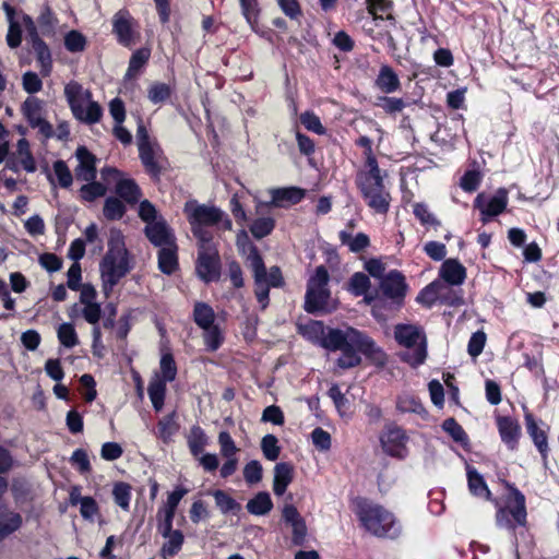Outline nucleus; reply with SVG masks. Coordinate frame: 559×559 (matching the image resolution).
I'll return each mask as SVG.
<instances>
[{
	"mask_svg": "<svg viewBox=\"0 0 559 559\" xmlns=\"http://www.w3.org/2000/svg\"><path fill=\"white\" fill-rule=\"evenodd\" d=\"M178 430L179 424L176 421L175 413L164 416L157 424V437L165 443L170 442Z\"/></svg>",
	"mask_w": 559,
	"mask_h": 559,
	"instance_id": "obj_32",
	"label": "nucleus"
},
{
	"mask_svg": "<svg viewBox=\"0 0 559 559\" xmlns=\"http://www.w3.org/2000/svg\"><path fill=\"white\" fill-rule=\"evenodd\" d=\"M272 199L270 202L260 203L257 206V213L262 214L265 207H284L286 205L297 204L305 197L304 190L290 187L271 190Z\"/></svg>",
	"mask_w": 559,
	"mask_h": 559,
	"instance_id": "obj_16",
	"label": "nucleus"
},
{
	"mask_svg": "<svg viewBox=\"0 0 559 559\" xmlns=\"http://www.w3.org/2000/svg\"><path fill=\"white\" fill-rule=\"evenodd\" d=\"M57 334L60 343L67 348H72L79 344L78 334L71 323L60 324Z\"/></svg>",
	"mask_w": 559,
	"mask_h": 559,
	"instance_id": "obj_47",
	"label": "nucleus"
},
{
	"mask_svg": "<svg viewBox=\"0 0 559 559\" xmlns=\"http://www.w3.org/2000/svg\"><path fill=\"white\" fill-rule=\"evenodd\" d=\"M190 226H191V231H192L193 236L199 241V250L216 249L212 245L213 235L211 231L205 229V226H201V225H190Z\"/></svg>",
	"mask_w": 559,
	"mask_h": 559,
	"instance_id": "obj_53",
	"label": "nucleus"
},
{
	"mask_svg": "<svg viewBox=\"0 0 559 559\" xmlns=\"http://www.w3.org/2000/svg\"><path fill=\"white\" fill-rule=\"evenodd\" d=\"M302 126L317 134H324L325 128L322 126L320 118L313 112L306 111L300 115Z\"/></svg>",
	"mask_w": 559,
	"mask_h": 559,
	"instance_id": "obj_59",
	"label": "nucleus"
},
{
	"mask_svg": "<svg viewBox=\"0 0 559 559\" xmlns=\"http://www.w3.org/2000/svg\"><path fill=\"white\" fill-rule=\"evenodd\" d=\"M249 513L253 515H265L273 509L271 496L266 491L258 492L246 506Z\"/></svg>",
	"mask_w": 559,
	"mask_h": 559,
	"instance_id": "obj_27",
	"label": "nucleus"
},
{
	"mask_svg": "<svg viewBox=\"0 0 559 559\" xmlns=\"http://www.w3.org/2000/svg\"><path fill=\"white\" fill-rule=\"evenodd\" d=\"M147 394L156 412L162 411L166 394V383L158 377L152 379L148 383Z\"/></svg>",
	"mask_w": 559,
	"mask_h": 559,
	"instance_id": "obj_33",
	"label": "nucleus"
},
{
	"mask_svg": "<svg viewBox=\"0 0 559 559\" xmlns=\"http://www.w3.org/2000/svg\"><path fill=\"white\" fill-rule=\"evenodd\" d=\"M32 40L33 50L36 53L37 61L40 66V72L43 75H49L52 67L51 53L46 43L37 35Z\"/></svg>",
	"mask_w": 559,
	"mask_h": 559,
	"instance_id": "obj_26",
	"label": "nucleus"
},
{
	"mask_svg": "<svg viewBox=\"0 0 559 559\" xmlns=\"http://www.w3.org/2000/svg\"><path fill=\"white\" fill-rule=\"evenodd\" d=\"M204 331L203 333V340L204 344L206 346V349L209 352H215L217 350L221 345L223 344L224 337L222 335V332L217 325H212L206 329H202Z\"/></svg>",
	"mask_w": 559,
	"mask_h": 559,
	"instance_id": "obj_46",
	"label": "nucleus"
},
{
	"mask_svg": "<svg viewBox=\"0 0 559 559\" xmlns=\"http://www.w3.org/2000/svg\"><path fill=\"white\" fill-rule=\"evenodd\" d=\"M524 419L527 433L532 438L535 447L537 448L542 456L546 457L548 453V441L546 432L538 428L535 418L531 412H525Z\"/></svg>",
	"mask_w": 559,
	"mask_h": 559,
	"instance_id": "obj_24",
	"label": "nucleus"
},
{
	"mask_svg": "<svg viewBox=\"0 0 559 559\" xmlns=\"http://www.w3.org/2000/svg\"><path fill=\"white\" fill-rule=\"evenodd\" d=\"M299 333L313 344L330 352H342L336 364L342 369L358 366L361 362L359 353L381 361L383 353L364 332L346 326L345 329L325 328L320 321H309L298 326Z\"/></svg>",
	"mask_w": 559,
	"mask_h": 559,
	"instance_id": "obj_1",
	"label": "nucleus"
},
{
	"mask_svg": "<svg viewBox=\"0 0 559 559\" xmlns=\"http://www.w3.org/2000/svg\"><path fill=\"white\" fill-rule=\"evenodd\" d=\"M64 46L70 52H81L85 49L86 39L80 32L70 31L64 36Z\"/></svg>",
	"mask_w": 559,
	"mask_h": 559,
	"instance_id": "obj_51",
	"label": "nucleus"
},
{
	"mask_svg": "<svg viewBox=\"0 0 559 559\" xmlns=\"http://www.w3.org/2000/svg\"><path fill=\"white\" fill-rule=\"evenodd\" d=\"M468 488L474 496L486 497L489 499L490 491L483 478V476L472 467H467Z\"/></svg>",
	"mask_w": 559,
	"mask_h": 559,
	"instance_id": "obj_37",
	"label": "nucleus"
},
{
	"mask_svg": "<svg viewBox=\"0 0 559 559\" xmlns=\"http://www.w3.org/2000/svg\"><path fill=\"white\" fill-rule=\"evenodd\" d=\"M131 269L132 266L130 265L123 235L118 229H111L108 240V250L99 263L105 294L108 295Z\"/></svg>",
	"mask_w": 559,
	"mask_h": 559,
	"instance_id": "obj_2",
	"label": "nucleus"
},
{
	"mask_svg": "<svg viewBox=\"0 0 559 559\" xmlns=\"http://www.w3.org/2000/svg\"><path fill=\"white\" fill-rule=\"evenodd\" d=\"M22 525V516L19 513L10 512L0 519V542L17 531Z\"/></svg>",
	"mask_w": 559,
	"mask_h": 559,
	"instance_id": "obj_44",
	"label": "nucleus"
},
{
	"mask_svg": "<svg viewBox=\"0 0 559 559\" xmlns=\"http://www.w3.org/2000/svg\"><path fill=\"white\" fill-rule=\"evenodd\" d=\"M212 495L215 499L216 507L223 514H237L241 510V504L225 491L217 489L214 490Z\"/></svg>",
	"mask_w": 559,
	"mask_h": 559,
	"instance_id": "obj_35",
	"label": "nucleus"
},
{
	"mask_svg": "<svg viewBox=\"0 0 559 559\" xmlns=\"http://www.w3.org/2000/svg\"><path fill=\"white\" fill-rule=\"evenodd\" d=\"M261 450L269 461H276L281 453L278 439L274 435H266L261 440Z\"/></svg>",
	"mask_w": 559,
	"mask_h": 559,
	"instance_id": "obj_48",
	"label": "nucleus"
},
{
	"mask_svg": "<svg viewBox=\"0 0 559 559\" xmlns=\"http://www.w3.org/2000/svg\"><path fill=\"white\" fill-rule=\"evenodd\" d=\"M439 276L450 285H462L466 278V269L456 259H448L441 264Z\"/></svg>",
	"mask_w": 559,
	"mask_h": 559,
	"instance_id": "obj_22",
	"label": "nucleus"
},
{
	"mask_svg": "<svg viewBox=\"0 0 559 559\" xmlns=\"http://www.w3.org/2000/svg\"><path fill=\"white\" fill-rule=\"evenodd\" d=\"M112 33L117 36V40L124 47H131L135 44L136 32L135 21L128 10H119L112 16Z\"/></svg>",
	"mask_w": 559,
	"mask_h": 559,
	"instance_id": "obj_11",
	"label": "nucleus"
},
{
	"mask_svg": "<svg viewBox=\"0 0 559 559\" xmlns=\"http://www.w3.org/2000/svg\"><path fill=\"white\" fill-rule=\"evenodd\" d=\"M159 368L162 372L160 380L166 382H171L176 379L177 376V367L175 359L170 353H166L162 355L160 361H159Z\"/></svg>",
	"mask_w": 559,
	"mask_h": 559,
	"instance_id": "obj_49",
	"label": "nucleus"
},
{
	"mask_svg": "<svg viewBox=\"0 0 559 559\" xmlns=\"http://www.w3.org/2000/svg\"><path fill=\"white\" fill-rule=\"evenodd\" d=\"M356 183L369 207L377 213L388 212L391 197L384 187L383 177L357 178Z\"/></svg>",
	"mask_w": 559,
	"mask_h": 559,
	"instance_id": "obj_6",
	"label": "nucleus"
},
{
	"mask_svg": "<svg viewBox=\"0 0 559 559\" xmlns=\"http://www.w3.org/2000/svg\"><path fill=\"white\" fill-rule=\"evenodd\" d=\"M369 286H370V280L365 273L357 272L350 277L349 290L355 296L365 295L367 293Z\"/></svg>",
	"mask_w": 559,
	"mask_h": 559,
	"instance_id": "obj_52",
	"label": "nucleus"
},
{
	"mask_svg": "<svg viewBox=\"0 0 559 559\" xmlns=\"http://www.w3.org/2000/svg\"><path fill=\"white\" fill-rule=\"evenodd\" d=\"M131 490L132 487L124 481H119L114 485L112 496L115 503L123 511H129L130 509Z\"/></svg>",
	"mask_w": 559,
	"mask_h": 559,
	"instance_id": "obj_40",
	"label": "nucleus"
},
{
	"mask_svg": "<svg viewBox=\"0 0 559 559\" xmlns=\"http://www.w3.org/2000/svg\"><path fill=\"white\" fill-rule=\"evenodd\" d=\"M144 234L155 247L164 248L176 243L175 234L163 217H159L156 222H148V225L144 228Z\"/></svg>",
	"mask_w": 559,
	"mask_h": 559,
	"instance_id": "obj_15",
	"label": "nucleus"
},
{
	"mask_svg": "<svg viewBox=\"0 0 559 559\" xmlns=\"http://www.w3.org/2000/svg\"><path fill=\"white\" fill-rule=\"evenodd\" d=\"M150 50L142 48L134 51L130 58L126 79L131 80L138 76L140 70L148 61Z\"/></svg>",
	"mask_w": 559,
	"mask_h": 559,
	"instance_id": "obj_39",
	"label": "nucleus"
},
{
	"mask_svg": "<svg viewBox=\"0 0 559 559\" xmlns=\"http://www.w3.org/2000/svg\"><path fill=\"white\" fill-rule=\"evenodd\" d=\"M43 103L35 97H28L22 106V111L32 128H37L46 138L52 136V127L41 117Z\"/></svg>",
	"mask_w": 559,
	"mask_h": 559,
	"instance_id": "obj_14",
	"label": "nucleus"
},
{
	"mask_svg": "<svg viewBox=\"0 0 559 559\" xmlns=\"http://www.w3.org/2000/svg\"><path fill=\"white\" fill-rule=\"evenodd\" d=\"M508 205L506 189H499L495 195L487 198L484 193L476 197L474 206L481 213V222L487 223L490 217L501 214Z\"/></svg>",
	"mask_w": 559,
	"mask_h": 559,
	"instance_id": "obj_12",
	"label": "nucleus"
},
{
	"mask_svg": "<svg viewBox=\"0 0 559 559\" xmlns=\"http://www.w3.org/2000/svg\"><path fill=\"white\" fill-rule=\"evenodd\" d=\"M183 212L190 225L214 226L222 218L223 211L216 206L199 204L195 200L186 202Z\"/></svg>",
	"mask_w": 559,
	"mask_h": 559,
	"instance_id": "obj_9",
	"label": "nucleus"
},
{
	"mask_svg": "<svg viewBox=\"0 0 559 559\" xmlns=\"http://www.w3.org/2000/svg\"><path fill=\"white\" fill-rule=\"evenodd\" d=\"M329 273L324 265L317 266L314 274L309 278L307 288H328Z\"/></svg>",
	"mask_w": 559,
	"mask_h": 559,
	"instance_id": "obj_63",
	"label": "nucleus"
},
{
	"mask_svg": "<svg viewBox=\"0 0 559 559\" xmlns=\"http://www.w3.org/2000/svg\"><path fill=\"white\" fill-rule=\"evenodd\" d=\"M374 85L384 94H392L401 88V81L396 72L388 64L381 66Z\"/></svg>",
	"mask_w": 559,
	"mask_h": 559,
	"instance_id": "obj_23",
	"label": "nucleus"
},
{
	"mask_svg": "<svg viewBox=\"0 0 559 559\" xmlns=\"http://www.w3.org/2000/svg\"><path fill=\"white\" fill-rule=\"evenodd\" d=\"M218 443L221 447V453L224 457H235L238 448L236 447L235 441L227 431L219 432Z\"/></svg>",
	"mask_w": 559,
	"mask_h": 559,
	"instance_id": "obj_62",
	"label": "nucleus"
},
{
	"mask_svg": "<svg viewBox=\"0 0 559 559\" xmlns=\"http://www.w3.org/2000/svg\"><path fill=\"white\" fill-rule=\"evenodd\" d=\"M413 213L423 225L440 226V222L429 211L428 206L425 203L414 204Z\"/></svg>",
	"mask_w": 559,
	"mask_h": 559,
	"instance_id": "obj_56",
	"label": "nucleus"
},
{
	"mask_svg": "<svg viewBox=\"0 0 559 559\" xmlns=\"http://www.w3.org/2000/svg\"><path fill=\"white\" fill-rule=\"evenodd\" d=\"M262 465L259 461L252 460L243 468L245 480L250 484H257L262 479Z\"/></svg>",
	"mask_w": 559,
	"mask_h": 559,
	"instance_id": "obj_58",
	"label": "nucleus"
},
{
	"mask_svg": "<svg viewBox=\"0 0 559 559\" xmlns=\"http://www.w3.org/2000/svg\"><path fill=\"white\" fill-rule=\"evenodd\" d=\"M86 185H83L80 189V197L82 200L86 202H93L96 199L104 197L107 192L106 186L103 183L95 181H86Z\"/></svg>",
	"mask_w": 559,
	"mask_h": 559,
	"instance_id": "obj_43",
	"label": "nucleus"
},
{
	"mask_svg": "<svg viewBox=\"0 0 559 559\" xmlns=\"http://www.w3.org/2000/svg\"><path fill=\"white\" fill-rule=\"evenodd\" d=\"M166 542L162 546L160 555L164 559L176 556L180 550L185 542V536L181 531L176 530L173 534L164 537Z\"/></svg>",
	"mask_w": 559,
	"mask_h": 559,
	"instance_id": "obj_36",
	"label": "nucleus"
},
{
	"mask_svg": "<svg viewBox=\"0 0 559 559\" xmlns=\"http://www.w3.org/2000/svg\"><path fill=\"white\" fill-rule=\"evenodd\" d=\"M79 165L74 170L75 178L81 181H93L96 178V157L85 146L75 151Z\"/></svg>",
	"mask_w": 559,
	"mask_h": 559,
	"instance_id": "obj_20",
	"label": "nucleus"
},
{
	"mask_svg": "<svg viewBox=\"0 0 559 559\" xmlns=\"http://www.w3.org/2000/svg\"><path fill=\"white\" fill-rule=\"evenodd\" d=\"M408 437L403 428L390 424L380 437L382 449L391 456L403 457L406 451Z\"/></svg>",
	"mask_w": 559,
	"mask_h": 559,
	"instance_id": "obj_13",
	"label": "nucleus"
},
{
	"mask_svg": "<svg viewBox=\"0 0 559 559\" xmlns=\"http://www.w3.org/2000/svg\"><path fill=\"white\" fill-rule=\"evenodd\" d=\"M250 267L254 278V295L261 309L264 310L269 306L270 284L266 283V267L264 261L253 245H250V253L248 255Z\"/></svg>",
	"mask_w": 559,
	"mask_h": 559,
	"instance_id": "obj_7",
	"label": "nucleus"
},
{
	"mask_svg": "<svg viewBox=\"0 0 559 559\" xmlns=\"http://www.w3.org/2000/svg\"><path fill=\"white\" fill-rule=\"evenodd\" d=\"M188 489L183 487H177L167 497V502L164 509L158 511L157 516L160 518L162 513H170L175 515L176 509L180 500L188 493Z\"/></svg>",
	"mask_w": 559,
	"mask_h": 559,
	"instance_id": "obj_50",
	"label": "nucleus"
},
{
	"mask_svg": "<svg viewBox=\"0 0 559 559\" xmlns=\"http://www.w3.org/2000/svg\"><path fill=\"white\" fill-rule=\"evenodd\" d=\"M442 428L444 431H447L454 441L456 442H465L467 440V435L462 428V426L454 419V418H447L443 424Z\"/></svg>",
	"mask_w": 559,
	"mask_h": 559,
	"instance_id": "obj_54",
	"label": "nucleus"
},
{
	"mask_svg": "<svg viewBox=\"0 0 559 559\" xmlns=\"http://www.w3.org/2000/svg\"><path fill=\"white\" fill-rule=\"evenodd\" d=\"M241 14L245 17L246 22L250 25V27L254 31L259 16H260V4L258 0H238Z\"/></svg>",
	"mask_w": 559,
	"mask_h": 559,
	"instance_id": "obj_38",
	"label": "nucleus"
},
{
	"mask_svg": "<svg viewBox=\"0 0 559 559\" xmlns=\"http://www.w3.org/2000/svg\"><path fill=\"white\" fill-rule=\"evenodd\" d=\"M70 463L74 466L81 474L90 473L92 467L90 463L88 455L85 450L76 449L71 457Z\"/></svg>",
	"mask_w": 559,
	"mask_h": 559,
	"instance_id": "obj_55",
	"label": "nucleus"
},
{
	"mask_svg": "<svg viewBox=\"0 0 559 559\" xmlns=\"http://www.w3.org/2000/svg\"><path fill=\"white\" fill-rule=\"evenodd\" d=\"M139 157L150 175L155 178L159 177L163 169L164 155L157 142L140 147Z\"/></svg>",
	"mask_w": 559,
	"mask_h": 559,
	"instance_id": "obj_19",
	"label": "nucleus"
},
{
	"mask_svg": "<svg viewBox=\"0 0 559 559\" xmlns=\"http://www.w3.org/2000/svg\"><path fill=\"white\" fill-rule=\"evenodd\" d=\"M158 266L165 274H171L178 266L177 246H167L158 251Z\"/></svg>",
	"mask_w": 559,
	"mask_h": 559,
	"instance_id": "obj_30",
	"label": "nucleus"
},
{
	"mask_svg": "<svg viewBox=\"0 0 559 559\" xmlns=\"http://www.w3.org/2000/svg\"><path fill=\"white\" fill-rule=\"evenodd\" d=\"M485 343H486V334L483 331H477V332L473 333L468 341V346H467L468 354L474 358L478 357L485 347Z\"/></svg>",
	"mask_w": 559,
	"mask_h": 559,
	"instance_id": "obj_64",
	"label": "nucleus"
},
{
	"mask_svg": "<svg viewBox=\"0 0 559 559\" xmlns=\"http://www.w3.org/2000/svg\"><path fill=\"white\" fill-rule=\"evenodd\" d=\"M357 515L364 527L377 537L393 539L401 534V525L394 515L381 506L360 501Z\"/></svg>",
	"mask_w": 559,
	"mask_h": 559,
	"instance_id": "obj_3",
	"label": "nucleus"
},
{
	"mask_svg": "<svg viewBox=\"0 0 559 559\" xmlns=\"http://www.w3.org/2000/svg\"><path fill=\"white\" fill-rule=\"evenodd\" d=\"M378 106H380L386 114L400 112L405 107V102L402 98L381 96L378 97Z\"/></svg>",
	"mask_w": 559,
	"mask_h": 559,
	"instance_id": "obj_60",
	"label": "nucleus"
},
{
	"mask_svg": "<svg viewBox=\"0 0 559 559\" xmlns=\"http://www.w3.org/2000/svg\"><path fill=\"white\" fill-rule=\"evenodd\" d=\"M275 227V221L272 217L255 218L249 229L255 239H262L269 236Z\"/></svg>",
	"mask_w": 559,
	"mask_h": 559,
	"instance_id": "obj_41",
	"label": "nucleus"
},
{
	"mask_svg": "<svg viewBox=\"0 0 559 559\" xmlns=\"http://www.w3.org/2000/svg\"><path fill=\"white\" fill-rule=\"evenodd\" d=\"M116 193L130 204H135L141 197L140 188L132 179H119L116 185Z\"/></svg>",
	"mask_w": 559,
	"mask_h": 559,
	"instance_id": "obj_29",
	"label": "nucleus"
},
{
	"mask_svg": "<svg viewBox=\"0 0 559 559\" xmlns=\"http://www.w3.org/2000/svg\"><path fill=\"white\" fill-rule=\"evenodd\" d=\"M330 299L331 295L328 288H307L305 296V310L308 313H329L335 309V306L330 304Z\"/></svg>",
	"mask_w": 559,
	"mask_h": 559,
	"instance_id": "obj_17",
	"label": "nucleus"
},
{
	"mask_svg": "<svg viewBox=\"0 0 559 559\" xmlns=\"http://www.w3.org/2000/svg\"><path fill=\"white\" fill-rule=\"evenodd\" d=\"M496 423L502 442L509 450H516L521 437L519 421L510 416H497Z\"/></svg>",
	"mask_w": 559,
	"mask_h": 559,
	"instance_id": "obj_18",
	"label": "nucleus"
},
{
	"mask_svg": "<svg viewBox=\"0 0 559 559\" xmlns=\"http://www.w3.org/2000/svg\"><path fill=\"white\" fill-rule=\"evenodd\" d=\"M53 171L58 178L59 185L62 188H69L72 185L73 177L66 162L61 159L55 162Z\"/></svg>",
	"mask_w": 559,
	"mask_h": 559,
	"instance_id": "obj_61",
	"label": "nucleus"
},
{
	"mask_svg": "<svg viewBox=\"0 0 559 559\" xmlns=\"http://www.w3.org/2000/svg\"><path fill=\"white\" fill-rule=\"evenodd\" d=\"M338 237L342 245L347 246L349 250L355 253L365 250L370 245L369 237L364 233H358L356 236H353L350 231L341 230Z\"/></svg>",
	"mask_w": 559,
	"mask_h": 559,
	"instance_id": "obj_31",
	"label": "nucleus"
},
{
	"mask_svg": "<svg viewBox=\"0 0 559 559\" xmlns=\"http://www.w3.org/2000/svg\"><path fill=\"white\" fill-rule=\"evenodd\" d=\"M294 468L286 462L277 463L274 467L273 491L276 496H283L293 480Z\"/></svg>",
	"mask_w": 559,
	"mask_h": 559,
	"instance_id": "obj_25",
	"label": "nucleus"
},
{
	"mask_svg": "<svg viewBox=\"0 0 559 559\" xmlns=\"http://www.w3.org/2000/svg\"><path fill=\"white\" fill-rule=\"evenodd\" d=\"M509 488L514 497L515 506L512 509L500 508L496 514V522L499 527L514 530L515 524L524 525L526 522V507L524 495L513 486Z\"/></svg>",
	"mask_w": 559,
	"mask_h": 559,
	"instance_id": "obj_8",
	"label": "nucleus"
},
{
	"mask_svg": "<svg viewBox=\"0 0 559 559\" xmlns=\"http://www.w3.org/2000/svg\"><path fill=\"white\" fill-rule=\"evenodd\" d=\"M64 96L76 119L88 124L100 120L102 107L91 99V92L84 90L81 84L74 81L68 83L64 87Z\"/></svg>",
	"mask_w": 559,
	"mask_h": 559,
	"instance_id": "obj_5",
	"label": "nucleus"
},
{
	"mask_svg": "<svg viewBox=\"0 0 559 559\" xmlns=\"http://www.w3.org/2000/svg\"><path fill=\"white\" fill-rule=\"evenodd\" d=\"M170 87L166 83H155L148 90V99L153 104L165 102L170 96Z\"/></svg>",
	"mask_w": 559,
	"mask_h": 559,
	"instance_id": "obj_57",
	"label": "nucleus"
},
{
	"mask_svg": "<svg viewBox=\"0 0 559 559\" xmlns=\"http://www.w3.org/2000/svg\"><path fill=\"white\" fill-rule=\"evenodd\" d=\"M396 342L406 350L402 359L413 367L424 364L427 357V341L421 329L412 324H397L394 330Z\"/></svg>",
	"mask_w": 559,
	"mask_h": 559,
	"instance_id": "obj_4",
	"label": "nucleus"
},
{
	"mask_svg": "<svg viewBox=\"0 0 559 559\" xmlns=\"http://www.w3.org/2000/svg\"><path fill=\"white\" fill-rule=\"evenodd\" d=\"M380 287L384 296L400 301L405 296V277L396 270L390 271L382 278Z\"/></svg>",
	"mask_w": 559,
	"mask_h": 559,
	"instance_id": "obj_21",
	"label": "nucleus"
},
{
	"mask_svg": "<svg viewBox=\"0 0 559 559\" xmlns=\"http://www.w3.org/2000/svg\"><path fill=\"white\" fill-rule=\"evenodd\" d=\"M396 408L401 413H414L421 417L427 416V412L420 400L413 394H401L396 401Z\"/></svg>",
	"mask_w": 559,
	"mask_h": 559,
	"instance_id": "obj_28",
	"label": "nucleus"
},
{
	"mask_svg": "<svg viewBox=\"0 0 559 559\" xmlns=\"http://www.w3.org/2000/svg\"><path fill=\"white\" fill-rule=\"evenodd\" d=\"M127 209L122 201H120L118 198L109 197L105 200L104 204V216L109 221H117L120 219Z\"/></svg>",
	"mask_w": 559,
	"mask_h": 559,
	"instance_id": "obj_42",
	"label": "nucleus"
},
{
	"mask_svg": "<svg viewBox=\"0 0 559 559\" xmlns=\"http://www.w3.org/2000/svg\"><path fill=\"white\" fill-rule=\"evenodd\" d=\"M188 445L193 456H198L200 453H202L204 447L206 445V437L201 427H192L191 433L188 438Z\"/></svg>",
	"mask_w": 559,
	"mask_h": 559,
	"instance_id": "obj_45",
	"label": "nucleus"
},
{
	"mask_svg": "<svg viewBox=\"0 0 559 559\" xmlns=\"http://www.w3.org/2000/svg\"><path fill=\"white\" fill-rule=\"evenodd\" d=\"M193 319L198 326L206 329L214 325L215 313L210 305L197 302L193 309Z\"/></svg>",
	"mask_w": 559,
	"mask_h": 559,
	"instance_id": "obj_34",
	"label": "nucleus"
},
{
	"mask_svg": "<svg viewBox=\"0 0 559 559\" xmlns=\"http://www.w3.org/2000/svg\"><path fill=\"white\" fill-rule=\"evenodd\" d=\"M195 271L205 283L218 281L221 277V259L217 249L199 250Z\"/></svg>",
	"mask_w": 559,
	"mask_h": 559,
	"instance_id": "obj_10",
	"label": "nucleus"
}]
</instances>
